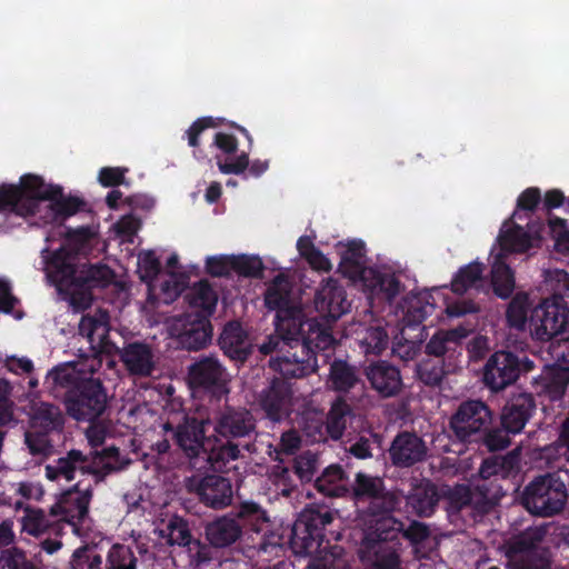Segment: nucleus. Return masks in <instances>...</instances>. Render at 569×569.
Masks as SVG:
<instances>
[{"label":"nucleus","mask_w":569,"mask_h":569,"mask_svg":"<svg viewBox=\"0 0 569 569\" xmlns=\"http://www.w3.org/2000/svg\"><path fill=\"white\" fill-rule=\"evenodd\" d=\"M332 520L330 510L312 506L303 509L295 521L289 545L295 555L309 558L305 569H336L342 549L325 539V528Z\"/></svg>","instance_id":"obj_1"},{"label":"nucleus","mask_w":569,"mask_h":569,"mask_svg":"<svg viewBox=\"0 0 569 569\" xmlns=\"http://www.w3.org/2000/svg\"><path fill=\"white\" fill-rule=\"evenodd\" d=\"M289 349L280 357L270 360V367L283 378H303L318 369L317 351L333 348L338 341L328 326L318 320L307 321L301 335L292 336V339H282Z\"/></svg>","instance_id":"obj_2"},{"label":"nucleus","mask_w":569,"mask_h":569,"mask_svg":"<svg viewBox=\"0 0 569 569\" xmlns=\"http://www.w3.org/2000/svg\"><path fill=\"white\" fill-rule=\"evenodd\" d=\"M130 463L120 455V449L116 446L102 448L101 450H90L84 455L81 450L71 449L64 456L53 460L46 466V477L51 481L63 479L71 481L76 472L90 475L93 477V485H99L106 478L117 471L124 469Z\"/></svg>","instance_id":"obj_3"},{"label":"nucleus","mask_w":569,"mask_h":569,"mask_svg":"<svg viewBox=\"0 0 569 569\" xmlns=\"http://www.w3.org/2000/svg\"><path fill=\"white\" fill-rule=\"evenodd\" d=\"M266 522H268V517L262 507L253 501H244L234 512L219 516L208 522L204 527V535L211 547L223 549L241 539L246 526L250 530L259 532Z\"/></svg>","instance_id":"obj_4"},{"label":"nucleus","mask_w":569,"mask_h":569,"mask_svg":"<svg viewBox=\"0 0 569 569\" xmlns=\"http://www.w3.org/2000/svg\"><path fill=\"white\" fill-rule=\"evenodd\" d=\"M264 306L276 311V331L281 339H292V336L301 335L309 318H306L303 309L291 300V284L286 276L278 274L268 286L264 292Z\"/></svg>","instance_id":"obj_5"},{"label":"nucleus","mask_w":569,"mask_h":569,"mask_svg":"<svg viewBox=\"0 0 569 569\" xmlns=\"http://www.w3.org/2000/svg\"><path fill=\"white\" fill-rule=\"evenodd\" d=\"M567 500L566 485L555 473L536 477L526 486L521 495L523 508L538 517H552L560 513Z\"/></svg>","instance_id":"obj_6"},{"label":"nucleus","mask_w":569,"mask_h":569,"mask_svg":"<svg viewBox=\"0 0 569 569\" xmlns=\"http://www.w3.org/2000/svg\"><path fill=\"white\" fill-rule=\"evenodd\" d=\"M67 413L77 421L96 422L108 408V393L100 378L87 377L63 395Z\"/></svg>","instance_id":"obj_7"},{"label":"nucleus","mask_w":569,"mask_h":569,"mask_svg":"<svg viewBox=\"0 0 569 569\" xmlns=\"http://www.w3.org/2000/svg\"><path fill=\"white\" fill-rule=\"evenodd\" d=\"M78 254L61 247L46 259L47 277L60 293L70 296V303L77 309L88 307L86 292H79L80 266Z\"/></svg>","instance_id":"obj_8"},{"label":"nucleus","mask_w":569,"mask_h":569,"mask_svg":"<svg viewBox=\"0 0 569 569\" xmlns=\"http://www.w3.org/2000/svg\"><path fill=\"white\" fill-rule=\"evenodd\" d=\"M492 419L491 409L482 400L462 401L449 419V437L463 445L475 443Z\"/></svg>","instance_id":"obj_9"},{"label":"nucleus","mask_w":569,"mask_h":569,"mask_svg":"<svg viewBox=\"0 0 569 569\" xmlns=\"http://www.w3.org/2000/svg\"><path fill=\"white\" fill-rule=\"evenodd\" d=\"M352 499L357 506H362L369 516H386L400 505V497L386 489L385 481L365 472L356 473L352 485Z\"/></svg>","instance_id":"obj_10"},{"label":"nucleus","mask_w":569,"mask_h":569,"mask_svg":"<svg viewBox=\"0 0 569 569\" xmlns=\"http://www.w3.org/2000/svg\"><path fill=\"white\" fill-rule=\"evenodd\" d=\"M401 542L395 530L378 529L365 533L359 548L362 561L370 562L367 569H402Z\"/></svg>","instance_id":"obj_11"},{"label":"nucleus","mask_w":569,"mask_h":569,"mask_svg":"<svg viewBox=\"0 0 569 569\" xmlns=\"http://www.w3.org/2000/svg\"><path fill=\"white\" fill-rule=\"evenodd\" d=\"M528 357H519L511 351H496L487 360L483 369V382L491 391L498 392L515 383L521 373L533 369Z\"/></svg>","instance_id":"obj_12"},{"label":"nucleus","mask_w":569,"mask_h":569,"mask_svg":"<svg viewBox=\"0 0 569 569\" xmlns=\"http://www.w3.org/2000/svg\"><path fill=\"white\" fill-rule=\"evenodd\" d=\"M531 335L540 341H549L566 331L569 326V308L560 296L543 299L529 318Z\"/></svg>","instance_id":"obj_13"},{"label":"nucleus","mask_w":569,"mask_h":569,"mask_svg":"<svg viewBox=\"0 0 569 569\" xmlns=\"http://www.w3.org/2000/svg\"><path fill=\"white\" fill-rule=\"evenodd\" d=\"M228 371L218 357L213 355L199 356L188 367V381L193 390L208 393L220 400L229 393Z\"/></svg>","instance_id":"obj_14"},{"label":"nucleus","mask_w":569,"mask_h":569,"mask_svg":"<svg viewBox=\"0 0 569 569\" xmlns=\"http://www.w3.org/2000/svg\"><path fill=\"white\" fill-rule=\"evenodd\" d=\"M186 490L200 503L212 510H222L232 505L233 485L230 478L216 475H193L184 481Z\"/></svg>","instance_id":"obj_15"},{"label":"nucleus","mask_w":569,"mask_h":569,"mask_svg":"<svg viewBox=\"0 0 569 569\" xmlns=\"http://www.w3.org/2000/svg\"><path fill=\"white\" fill-rule=\"evenodd\" d=\"M93 496V485L78 481L67 490L60 500L51 507L50 515L58 522L67 523L74 533H79L89 517V505Z\"/></svg>","instance_id":"obj_16"},{"label":"nucleus","mask_w":569,"mask_h":569,"mask_svg":"<svg viewBox=\"0 0 569 569\" xmlns=\"http://www.w3.org/2000/svg\"><path fill=\"white\" fill-rule=\"evenodd\" d=\"M208 425L209 419L186 415L177 426L167 422L163 429L172 432L174 445L192 465H196V460L206 452V443H210V438L206 436Z\"/></svg>","instance_id":"obj_17"},{"label":"nucleus","mask_w":569,"mask_h":569,"mask_svg":"<svg viewBox=\"0 0 569 569\" xmlns=\"http://www.w3.org/2000/svg\"><path fill=\"white\" fill-rule=\"evenodd\" d=\"M170 330L179 347L188 351L206 348L213 336L210 317H206L201 312H187L180 316L174 320Z\"/></svg>","instance_id":"obj_18"},{"label":"nucleus","mask_w":569,"mask_h":569,"mask_svg":"<svg viewBox=\"0 0 569 569\" xmlns=\"http://www.w3.org/2000/svg\"><path fill=\"white\" fill-rule=\"evenodd\" d=\"M213 430L221 438L250 440L257 435V419L246 407L226 406L216 415Z\"/></svg>","instance_id":"obj_19"},{"label":"nucleus","mask_w":569,"mask_h":569,"mask_svg":"<svg viewBox=\"0 0 569 569\" xmlns=\"http://www.w3.org/2000/svg\"><path fill=\"white\" fill-rule=\"evenodd\" d=\"M315 306L320 313V317L315 319L328 326L332 333V323L350 310L351 303L347 299L345 288L337 280L329 279L317 291Z\"/></svg>","instance_id":"obj_20"},{"label":"nucleus","mask_w":569,"mask_h":569,"mask_svg":"<svg viewBox=\"0 0 569 569\" xmlns=\"http://www.w3.org/2000/svg\"><path fill=\"white\" fill-rule=\"evenodd\" d=\"M109 313L101 309L94 315H83L80 319L79 335L88 339L94 355L119 356L121 351L109 337Z\"/></svg>","instance_id":"obj_21"},{"label":"nucleus","mask_w":569,"mask_h":569,"mask_svg":"<svg viewBox=\"0 0 569 569\" xmlns=\"http://www.w3.org/2000/svg\"><path fill=\"white\" fill-rule=\"evenodd\" d=\"M259 406L268 420L280 422L291 413V385L281 378H273L259 395Z\"/></svg>","instance_id":"obj_22"},{"label":"nucleus","mask_w":569,"mask_h":569,"mask_svg":"<svg viewBox=\"0 0 569 569\" xmlns=\"http://www.w3.org/2000/svg\"><path fill=\"white\" fill-rule=\"evenodd\" d=\"M363 375L382 398L397 396L403 386L400 369L387 360L369 362L363 368Z\"/></svg>","instance_id":"obj_23"},{"label":"nucleus","mask_w":569,"mask_h":569,"mask_svg":"<svg viewBox=\"0 0 569 569\" xmlns=\"http://www.w3.org/2000/svg\"><path fill=\"white\" fill-rule=\"evenodd\" d=\"M428 453L426 442L413 432L398 433L389 448V457L395 467L410 468L422 462Z\"/></svg>","instance_id":"obj_24"},{"label":"nucleus","mask_w":569,"mask_h":569,"mask_svg":"<svg viewBox=\"0 0 569 569\" xmlns=\"http://www.w3.org/2000/svg\"><path fill=\"white\" fill-rule=\"evenodd\" d=\"M210 443H212L211 447L209 449L206 448V452H203L201 457L206 458L211 469L216 472L227 471L229 463L241 457V449L249 452L256 451L253 443L248 442L241 445L234 442V440L221 438L217 435L212 441L210 440Z\"/></svg>","instance_id":"obj_25"},{"label":"nucleus","mask_w":569,"mask_h":569,"mask_svg":"<svg viewBox=\"0 0 569 569\" xmlns=\"http://www.w3.org/2000/svg\"><path fill=\"white\" fill-rule=\"evenodd\" d=\"M536 411V400L531 393L512 396L502 408L501 425L512 435L521 432Z\"/></svg>","instance_id":"obj_26"},{"label":"nucleus","mask_w":569,"mask_h":569,"mask_svg":"<svg viewBox=\"0 0 569 569\" xmlns=\"http://www.w3.org/2000/svg\"><path fill=\"white\" fill-rule=\"evenodd\" d=\"M119 358L130 375L150 377L156 369V357L150 345L142 341L126 343Z\"/></svg>","instance_id":"obj_27"},{"label":"nucleus","mask_w":569,"mask_h":569,"mask_svg":"<svg viewBox=\"0 0 569 569\" xmlns=\"http://www.w3.org/2000/svg\"><path fill=\"white\" fill-rule=\"evenodd\" d=\"M22 189V197L26 203L24 212H30L31 217L40 211L42 201H49L60 194V186L46 184L43 179L36 174H24L18 186Z\"/></svg>","instance_id":"obj_28"},{"label":"nucleus","mask_w":569,"mask_h":569,"mask_svg":"<svg viewBox=\"0 0 569 569\" xmlns=\"http://www.w3.org/2000/svg\"><path fill=\"white\" fill-rule=\"evenodd\" d=\"M540 226L536 230H526L523 227L513 223L510 228L501 229L498 241L502 251L509 253H523L541 241Z\"/></svg>","instance_id":"obj_29"},{"label":"nucleus","mask_w":569,"mask_h":569,"mask_svg":"<svg viewBox=\"0 0 569 569\" xmlns=\"http://www.w3.org/2000/svg\"><path fill=\"white\" fill-rule=\"evenodd\" d=\"M439 499L437 486L429 480H425L411 488L406 497V502L416 516L428 518L435 513Z\"/></svg>","instance_id":"obj_30"},{"label":"nucleus","mask_w":569,"mask_h":569,"mask_svg":"<svg viewBox=\"0 0 569 569\" xmlns=\"http://www.w3.org/2000/svg\"><path fill=\"white\" fill-rule=\"evenodd\" d=\"M371 296L392 302L400 293L402 283L393 273L381 272L369 268L361 279Z\"/></svg>","instance_id":"obj_31"},{"label":"nucleus","mask_w":569,"mask_h":569,"mask_svg":"<svg viewBox=\"0 0 569 569\" xmlns=\"http://www.w3.org/2000/svg\"><path fill=\"white\" fill-rule=\"evenodd\" d=\"M356 366L342 359H335L330 363L329 382L338 392L363 391L365 385Z\"/></svg>","instance_id":"obj_32"},{"label":"nucleus","mask_w":569,"mask_h":569,"mask_svg":"<svg viewBox=\"0 0 569 569\" xmlns=\"http://www.w3.org/2000/svg\"><path fill=\"white\" fill-rule=\"evenodd\" d=\"M219 346L233 360L246 361L250 355L247 333L239 321L226 323L219 337Z\"/></svg>","instance_id":"obj_33"},{"label":"nucleus","mask_w":569,"mask_h":569,"mask_svg":"<svg viewBox=\"0 0 569 569\" xmlns=\"http://www.w3.org/2000/svg\"><path fill=\"white\" fill-rule=\"evenodd\" d=\"M339 254V272L351 280L362 279L365 271L369 269L365 268L362 262L365 257V243L361 240H351L342 246Z\"/></svg>","instance_id":"obj_34"},{"label":"nucleus","mask_w":569,"mask_h":569,"mask_svg":"<svg viewBox=\"0 0 569 569\" xmlns=\"http://www.w3.org/2000/svg\"><path fill=\"white\" fill-rule=\"evenodd\" d=\"M546 536L543 528H528L517 536H513L507 542L506 556L512 559L515 556L532 555L538 551H549L548 548L542 547L541 542Z\"/></svg>","instance_id":"obj_35"},{"label":"nucleus","mask_w":569,"mask_h":569,"mask_svg":"<svg viewBox=\"0 0 569 569\" xmlns=\"http://www.w3.org/2000/svg\"><path fill=\"white\" fill-rule=\"evenodd\" d=\"M519 462L520 457L518 450H513L506 456H492L483 459L479 468V476L485 480H489L492 477L507 479L518 472Z\"/></svg>","instance_id":"obj_36"},{"label":"nucleus","mask_w":569,"mask_h":569,"mask_svg":"<svg viewBox=\"0 0 569 569\" xmlns=\"http://www.w3.org/2000/svg\"><path fill=\"white\" fill-rule=\"evenodd\" d=\"M355 417L350 403L342 397H338L332 403L326 417V431L332 440L342 438L347 423Z\"/></svg>","instance_id":"obj_37"},{"label":"nucleus","mask_w":569,"mask_h":569,"mask_svg":"<svg viewBox=\"0 0 569 569\" xmlns=\"http://www.w3.org/2000/svg\"><path fill=\"white\" fill-rule=\"evenodd\" d=\"M376 527L378 529L395 530L397 532V539H399L401 535L402 538L408 540L412 546H418L430 537L429 527L417 520H412L406 528L402 521L393 517H387L378 521Z\"/></svg>","instance_id":"obj_38"},{"label":"nucleus","mask_w":569,"mask_h":569,"mask_svg":"<svg viewBox=\"0 0 569 569\" xmlns=\"http://www.w3.org/2000/svg\"><path fill=\"white\" fill-rule=\"evenodd\" d=\"M315 488L328 497H342L348 492L347 476L340 465H330L315 479Z\"/></svg>","instance_id":"obj_39"},{"label":"nucleus","mask_w":569,"mask_h":569,"mask_svg":"<svg viewBox=\"0 0 569 569\" xmlns=\"http://www.w3.org/2000/svg\"><path fill=\"white\" fill-rule=\"evenodd\" d=\"M216 160L220 172L224 174H241L248 169L252 177L258 178L269 168L267 160L257 159L250 162L249 152L246 151L233 157V159H222L220 156H217Z\"/></svg>","instance_id":"obj_40"},{"label":"nucleus","mask_w":569,"mask_h":569,"mask_svg":"<svg viewBox=\"0 0 569 569\" xmlns=\"http://www.w3.org/2000/svg\"><path fill=\"white\" fill-rule=\"evenodd\" d=\"M472 509L478 513L486 515L490 512L503 496L500 486L495 485L493 480L481 479L475 486H471Z\"/></svg>","instance_id":"obj_41"},{"label":"nucleus","mask_w":569,"mask_h":569,"mask_svg":"<svg viewBox=\"0 0 569 569\" xmlns=\"http://www.w3.org/2000/svg\"><path fill=\"white\" fill-rule=\"evenodd\" d=\"M466 336L463 328L438 330L426 343L425 352L427 356L443 359L446 353L456 350Z\"/></svg>","instance_id":"obj_42"},{"label":"nucleus","mask_w":569,"mask_h":569,"mask_svg":"<svg viewBox=\"0 0 569 569\" xmlns=\"http://www.w3.org/2000/svg\"><path fill=\"white\" fill-rule=\"evenodd\" d=\"M84 206L86 202L78 197H66L63 194L62 187H60V194L56 196L53 199H49V203L47 204V212L43 217L44 221L62 222L69 217L81 211Z\"/></svg>","instance_id":"obj_43"},{"label":"nucleus","mask_w":569,"mask_h":569,"mask_svg":"<svg viewBox=\"0 0 569 569\" xmlns=\"http://www.w3.org/2000/svg\"><path fill=\"white\" fill-rule=\"evenodd\" d=\"M113 278V271L106 264H81L79 277V292L88 293L93 288L108 286ZM89 297V295H87ZM90 298H88V305Z\"/></svg>","instance_id":"obj_44"},{"label":"nucleus","mask_w":569,"mask_h":569,"mask_svg":"<svg viewBox=\"0 0 569 569\" xmlns=\"http://www.w3.org/2000/svg\"><path fill=\"white\" fill-rule=\"evenodd\" d=\"M161 536L167 538L170 546L187 547L189 551L192 550V546H200V542L193 539L188 521L177 515L169 519L166 528L161 530Z\"/></svg>","instance_id":"obj_45"},{"label":"nucleus","mask_w":569,"mask_h":569,"mask_svg":"<svg viewBox=\"0 0 569 569\" xmlns=\"http://www.w3.org/2000/svg\"><path fill=\"white\" fill-rule=\"evenodd\" d=\"M491 284L493 293L500 299L510 298L515 290V272L501 256H498L492 263Z\"/></svg>","instance_id":"obj_46"},{"label":"nucleus","mask_w":569,"mask_h":569,"mask_svg":"<svg viewBox=\"0 0 569 569\" xmlns=\"http://www.w3.org/2000/svg\"><path fill=\"white\" fill-rule=\"evenodd\" d=\"M187 298L191 307L199 309L194 312H201L206 317L212 316L218 302L217 292L208 280L194 283Z\"/></svg>","instance_id":"obj_47"},{"label":"nucleus","mask_w":569,"mask_h":569,"mask_svg":"<svg viewBox=\"0 0 569 569\" xmlns=\"http://www.w3.org/2000/svg\"><path fill=\"white\" fill-rule=\"evenodd\" d=\"M483 270V263L478 261L470 262L459 268L451 280V291L456 295H463L468 289L476 287L482 281Z\"/></svg>","instance_id":"obj_48"},{"label":"nucleus","mask_w":569,"mask_h":569,"mask_svg":"<svg viewBox=\"0 0 569 569\" xmlns=\"http://www.w3.org/2000/svg\"><path fill=\"white\" fill-rule=\"evenodd\" d=\"M32 427L51 432L63 426V418L60 409L51 403L41 402L32 408Z\"/></svg>","instance_id":"obj_49"},{"label":"nucleus","mask_w":569,"mask_h":569,"mask_svg":"<svg viewBox=\"0 0 569 569\" xmlns=\"http://www.w3.org/2000/svg\"><path fill=\"white\" fill-rule=\"evenodd\" d=\"M0 569H42V566L34 555L10 547L0 552Z\"/></svg>","instance_id":"obj_50"},{"label":"nucleus","mask_w":569,"mask_h":569,"mask_svg":"<svg viewBox=\"0 0 569 569\" xmlns=\"http://www.w3.org/2000/svg\"><path fill=\"white\" fill-rule=\"evenodd\" d=\"M138 558L132 547L113 543L106 556L103 569H137Z\"/></svg>","instance_id":"obj_51"},{"label":"nucleus","mask_w":569,"mask_h":569,"mask_svg":"<svg viewBox=\"0 0 569 569\" xmlns=\"http://www.w3.org/2000/svg\"><path fill=\"white\" fill-rule=\"evenodd\" d=\"M361 351L366 355L379 356L388 347L389 336L381 326L367 328L358 339Z\"/></svg>","instance_id":"obj_52"},{"label":"nucleus","mask_w":569,"mask_h":569,"mask_svg":"<svg viewBox=\"0 0 569 569\" xmlns=\"http://www.w3.org/2000/svg\"><path fill=\"white\" fill-rule=\"evenodd\" d=\"M26 207L22 189L14 184L2 183L0 186V212L14 213L19 217H31L30 212H24Z\"/></svg>","instance_id":"obj_53"},{"label":"nucleus","mask_w":569,"mask_h":569,"mask_svg":"<svg viewBox=\"0 0 569 569\" xmlns=\"http://www.w3.org/2000/svg\"><path fill=\"white\" fill-rule=\"evenodd\" d=\"M529 296L526 292H517L508 303L506 321L516 330H525L528 321Z\"/></svg>","instance_id":"obj_54"},{"label":"nucleus","mask_w":569,"mask_h":569,"mask_svg":"<svg viewBox=\"0 0 569 569\" xmlns=\"http://www.w3.org/2000/svg\"><path fill=\"white\" fill-rule=\"evenodd\" d=\"M510 435L512 432L507 430L501 423L500 426H495L492 421L481 430V437L475 443L486 447L488 451H499L510 446Z\"/></svg>","instance_id":"obj_55"},{"label":"nucleus","mask_w":569,"mask_h":569,"mask_svg":"<svg viewBox=\"0 0 569 569\" xmlns=\"http://www.w3.org/2000/svg\"><path fill=\"white\" fill-rule=\"evenodd\" d=\"M417 378L429 387L439 386L446 376L445 361L440 358L422 359L416 368Z\"/></svg>","instance_id":"obj_56"},{"label":"nucleus","mask_w":569,"mask_h":569,"mask_svg":"<svg viewBox=\"0 0 569 569\" xmlns=\"http://www.w3.org/2000/svg\"><path fill=\"white\" fill-rule=\"evenodd\" d=\"M70 569H103L101 555L94 546H82L71 556Z\"/></svg>","instance_id":"obj_57"},{"label":"nucleus","mask_w":569,"mask_h":569,"mask_svg":"<svg viewBox=\"0 0 569 569\" xmlns=\"http://www.w3.org/2000/svg\"><path fill=\"white\" fill-rule=\"evenodd\" d=\"M508 569H551L549 551H536L532 555L515 556L508 559Z\"/></svg>","instance_id":"obj_58"},{"label":"nucleus","mask_w":569,"mask_h":569,"mask_svg":"<svg viewBox=\"0 0 569 569\" xmlns=\"http://www.w3.org/2000/svg\"><path fill=\"white\" fill-rule=\"evenodd\" d=\"M231 268L239 276L254 279L262 278L264 270L263 262L259 257L248 254H232Z\"/></svg>","instance_id":"obj_59"},{"label":"nucleus","mask_w":569,"mask_h":569,"mask_svg":"<svg viewBox=\"0 0 569 569\" xmlns=\"http://www.w3.org/2000/svg\"><path fill=\"white\" fill-rule=\"evenodd\" d=\"M545 392L551 401H559L569 391V369H558L545 379Z\"/></svg>","instance_id":"obj_60"},{"label":"nucleus","mask_w":569,"mask_h":569,"mask_svg":"<svg viewBox=\"0 0 569 569\" xmlns=\"http://www.w3.org/2000/svg\"><path fill=\"white\" fill-rule=\"evenodd\" d=\"M51 520L41 509L26 508L22 518V529L32 536H40L49 530Z\"/></svg>","instance_id":"obj_61"},{"label":"nucleus","mask_w":569,"mask_h":569,"mask_svg":"<svg viewBox=\"0 0 569 569\" xmlns=\"http://www.w3.org/2000/svg\"><path fill=\"white\" fill-rule=\"evenodd\" d=\"M318 465V456L308 450L293 459L292 471L301 482H309L313 479Z\"/></svg>","instance_id":"obj_62"},{"label":"nucleus","mask_w":569,"mask_h":569,"mask_svg":"<svg viewBox=\"0 0 569 569\" xmlns=\"http://www.w3.org/2000/svg\"><path fill=\"white\" fill-rule=\"evenodd\" d=\"M87 377H80L73 367L70 366H58L49 371L47 376V382H50L54 387H61L66 391L71 390L80 380Z\"/></svg>","instance_id":"obj_63"},{"label":"nucleus","mask_w":569,"mask_h":569,"mask_svg":"<svg viewBox=\"0 0 569 569\" xmlns=\"http://www.w3.org/2000/svg\"><path fill=\"white\" fill-rule=\"evenodd\" d=\"M283 553L284 542L282 536L274 532L263 536L258 546V556L261 560L269 561L273 557H282Z\"/></svg>","instance_id":"obj_64"}]
</instances>
